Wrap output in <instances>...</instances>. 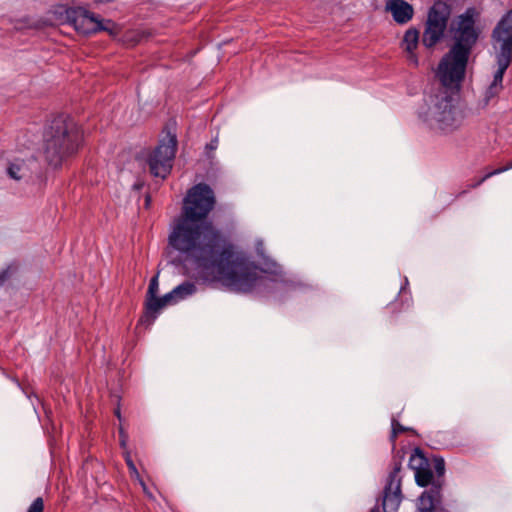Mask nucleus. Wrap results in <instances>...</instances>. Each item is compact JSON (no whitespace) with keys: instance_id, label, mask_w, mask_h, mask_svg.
Returning <instances> with one entry per match:
<instances>
[{"instance_id":"obj_1","label":"nucleus","mask_w":512,"mask_h":512,"mask_svg":"<svg viewBox=\"0 0 512 512\" xmlns=\"http://www.w3.org/2000/svg\"><path fill=\"white\" fill-rule=\"evenodd\" d=\"M216 203L213 189L206 183L190 188L183 199L181 214L168 236L167 254L174 265H194L224 271L231 256V243L220 229L206 221Z\"/></svg>"},{"instance_id":"obj_2","label":"nucleus","mask_w":512,"mask_h":512,"mask_svg":"<svg viewBox=\"0 0 512 512\" xmlns=\"http://www.w3.org/2000/svg\"><path fill=\"white\" fill-rule=\"evenodd\" d=\"M450 15V6L436 1L428 10L421 44L427 49L435 47L448 28L451 43L438 64H468L480 36V29L476 25L478 12L473 7L467 8L454 17L448 26Z\"/></svg>"},{"instance_id":"obj_3","label":"nucleus","mask_w":512,"mask_h":512,"mask_svg":"<svg viewBox=\"0 0 512 512\" xmlns=\"http://www.w3.org/2000/svg\"><path fill=\"white\" fill-rule=\"evenodd\" d=\"M260 270L266 275L258 274L256 266L235 257L234 247L231 244V256L227 265H224V271L221 272L216 268L204 269L201 274L211 282L221 281L226 286L245 293L253 290L273 291L278 284L285 281L283 270L276 263H265Z\"/></svg>"},{"instance_id":"obj_4","label":"nucleus","mask_w":512,"mask_h":512,"mask_svg":"<svg viewBox=\"0 0 512 512\" xmlns=\"http://www.w3.org/2000/svg\"><path fill=\"white\" fill-rule=\"evenodd\" d=\"M43 141L45 160L51 167L59 168L78 153L83 131L74 118L60 114L46 126Z\"/></svg>"},{"instance_id":"obj_5","label":"nucleus","mask_w":512,"mask_h":512,"mask_svg":"<svg viewBox=\"0 0 512 512\" xmlns=\"http://www.w3.org/2000/svg\"><path fill=\"white\" fill-rule=\"evenodd\" d=\"M453 97L449 94L430 95L425 107L419 111V117L430 128L442 133H452L462 124V115L453 103Z\"/></svg>"},{"instance_id":"obj_6","label":"nucleus","mask_w":512,"mask_h":512,"mask_svg":"<svg viewBox=\"0 0 512 512\" xmlns=\"http://www.w3.org/2000/svg\"><path fill=\"white\" fill-rule=\"evenodd\" d=\"M176 150V135L168 133L147 156L146 163L150 174L163 180L166 179L172 171Z\"/></svg>"},{"instance_id":"obj_7","label":"nucleus","mask_w":512,"mask_h":512,"mask_svg":"<svg viewBox=\"0 0 512 512\" xmlns=\"http://www.w3.org/2000/svg\"><path fill=\"white\" fill-rule=\"evenodd\" d=\"M66 18L82 34H92L99 31L113 33L116 28V24L112 20L100 19L83 7L68 8Z\"/></svg>"},{"instance_id":"obj_8","label":"nucleus","mask_w":512,"mask_h":512,"mask_svg":"<svg viewBox=\"0 0 512 512\" xmlns=\"http://www.w3.org/2000/svg\"><path fill=\"white\" fill-rule=\"evenodd\" d=\"M403 458L404 454L400 455V452H397V454L392 459V470L389 472L385 487L383 489V512H397L403 499L401 491L402 479L399 476V473L402 469Z\"/></svg>"},{"instance_id":"obj_9","label":"nucleus","mask_w":512,"mask_h":512,"mask_svg":"<svg viewBox=\"0 0 512 512\" xmlns=\"http://www.w3.org/2000/svg\"><path fill=\"white\" fill-rule=\"evenodd\" d=\"M491 42L497 52L498 64L512 62V9L494 27Z\"/></svg>"},{"instance_id":"obj_10","label":"nucleus","mask_w":512,"mask_h":512,"mask_svg":"<svg viewBox=\"0 0 512 512\" xmlns=\"http://www.w3.org/2000/svg\"><path fill=\"white\" fill-rule=\"evenodd\" d=\"M467 66H437L433 69L434 82L443 90L438 94L453 95L460 91Z\"/></svg>"},{"instance_id":"obj_11","label":"nucleus","mask_w":512,"mask_h":512,"mask_svg":"<svg viewBox=\"0 0 512 512\" xmlns=\"http://www.w3.org/2000/svg\"><path fill=\"white\" fill-rule=\"evenodd\" d=\"M409 467L415 471V481L418 486H432V483L437 481L434 479L428 459L420 448H415L414 453L410 456Z\"/></svg>"},{"instance_id":"obj_12","label":"nucleus","mask_w":512,"mask_h":512,"mask_svg":"<svg viewBox=\"0 0 512 512\" xmlns=\"http://www.w3.org/2000/svg\"><path fill=\"white\" fill-rule=\"evenodd\" d=\"M443 486L442 480H437L432 483L429 490H425L418 498V510L420 512H438L442 495L441 490Z\"/></svg>"},{"instance_id":"obj_13","label":"nucleus","mask_w":512,"mask_h":512,"mask_svg":"<svg viewBox=\"0 0 512 512\" xmlns=\"http://www.w3.org/2000/svg\"><path fill=\"white\" fill-rule=\"evenodd\" d=\"M173 304H176V301L171 291L162 297L157 296L156 298L150 299V301H146L145 311L140 318V323L146 324L148 326L151 325L157 318V314L162 308Z\"/></svg>"},{"instance_id":"obj_14","label":"nucleus","mask_w":512,"mask_h":512,"mask_svg":"<svg viewBox=\"0 0 512 512\" xmlns=\"http://www.w3.org/2000/svg\"><path fill=\"white\" fill-rule=\"evenodd\" d=\"M386 8L398 24L408 23L414 15L413 6L404 0H387Z\"/></svg>"},{"instance_id":"obj_15","label":"nucleus","mask_w":512,"mask_h":512,"mask_svg":"<svg viewBox=\"0 0 512 512\" xmlns=\"http://www.w3.org/2000/svg\"><path fill=\"white\" fill-rule=\"evenodd\" d=\"M508 66H499L493 75V80L485 89L481 104L483 107L488 106L492 100L496 99L503 90V77Z\"/></svg>"},{"instance_id":"obj_16","label":"nucleus","mask_w":512,"mask_h":512,"mask_svg":"<svg viewBox=\"0 0 512 512\" xmlns=\"http://www.w3.org/2000/svg\"><path fill=\"white\" fill-rule=\"evenodd\" d=\"M31 164H35L34 159L22 160L16 159L11 162L7 168V174L10 178L20 181L32 178Z\"/></svg>"},{"instance_id":"obj_17","label":"nucleus","mask_w":512,"mask_h":512,"mask_svg":"<svg viewBox=\"0 0 512 512\" xmlns=\"http://www.w3.org/2000/svg\"><path fill=\"white\" fill-rule=\"evenodd\" d=\"M196 290V285L193 282L184 281L180 285L176 286L171 292L177 303L180 300L186 299L187 297L193 295Z\"/></svg>"},{"instance_id":"obj_18","label":"nucleus","mask_w":512,"mask_h":512,"mask_svg":"<svg viewBox=\"0 0 512 512\" xmlns=\"http://www.w3.org/2000/svg\"><path fill=\"white\" fill-rule=\"evenodd\" d=\"M419 41H421L419 31L415 28H411L405 32L402 45L407 52L412 54L417 48Z\"/></svg>"},{"instance_id":"obj_19","label":"nucleus","mask_w":512,"mask_h":512,"mask_svg":"<svg viewBox=\"0 0 512 512\" xmlns=\"http://www.w3.org/2000/svg\"><path fill=\"white\" fill-rule=\"evenodd\" d=\"M19 269L17 262L10 263L5 269L0 272V287H2L9 279L14 276Z\"/></svg>"},{"instance_id":"obj_20","label":"nucleus","mask_w":512,"mask_h":512,"mask_svg":"<svg viewBox=\"0 0 512 512\" xmlns=\"http://www.w3.org/2000/svg\"><path fill=\"white\" fill-rule=\"evenodd\" d=\"M392 431L390 435V440L392 443H394L400 433L404 432H414L412 428L405 427L402 424H400L395 418H392L391 421Z\"/></svg>"},{"instance_id":"obj_21","label":"nucleus","mask_w":512,"mask_h":512,"mask_svg":"<svg viewBox=\"0 0 512 512\" xmlns=\"http://www.w3.org/2000/svg\"><path fill=\"white\" fill-rule=\"evenodd\" d=\"M158 289H159V282H158V276L156 275L150 280L147 294H146V301H150V299L156 298Z\"/></svg>"},{"instance_id":"obj_22","label":"nucleus","mask_w":512,"mask_h":512,"mask_svg":"<svg viewBox=\"0 0 512 512\" xmlns=\"http://www.w3.org/2000/svg\"><path fill=\"white\" fill-rule=\"evenodd\" d=\"M433 463H434V469H435V472L437 474V479L436 480H442V477L444 476V473H445V461L442 457H439V456H435L433 458Z\"/></svg>"},{"instance_id":"obj_23","label":"nucleus","mask_w":512,"mask_h":512,"mask_svg":"<svg viewBox=\"0 0 512 512\" xmlns=\"http://www.w3.org/2000/svg\"><path fill=\"white\" fill-rule=\"evenodd\" d=\"M27 512H44V500L42 497H37L28 507Z\"/></svg>"},{"instance_id":"obj_24","label":"nucleus","mask_w":512,"mask_h":512,"mask_svg":"<svg viewBox=\"0 0 512 512\" xmlns=\"http://www.w3.org/2000/svg\"><path fill=\"white\" fill-rule=\"evenodd\" d=\"M124 458H125V462L127 464V467L129 469L131 475L139 476L138 470H137L136 465L134 464V462L132 460V457H131V454H130L129 451H125L124 452Z\"/></svg>"},{"instance_id":"obj_25","label":"nucleus","mask_w":512,"mask_h":512,"mask_svg":"<svg viewBox=\"0 0 512 512\" xmlns=\"http://www.w3.org/2000/svg\"><path fill=\"white\" fill-rule=\"evenodd\" d=\"M495 174H491V172L485 174L482 178L475 180L473 183L468 184V188L475 189L479 187L484 181L494 176Z\"/></svg>"},{"instance_id":"obj_26","label":"nucleus","mask_w":512,"mask_h":512,"mask_svg":"<svg viewBox=\"0 0 512 512\" xmlns=\"http://www.w3.org/2000/svg\"><path fill=\"white\" fill-rule=\"evenodd\" d=\"M119 438H120V446L123 449H126L128 436L122 428L119 429Z\"/></svg>"},{"instance_id":"obj_27","label":"nucleus","mask_w":512,"mask_h":512,"mask_svg":"<svg viewBox=\"0 0 512 512\" xmlns=\"http://www.w3.org/2000/svg\"><path fill=\"white\" fill-rule=\"evenodd\" d=\"M510 169H512V160L506 166H503V167H500V168H497V169L491 171V174L498 175V174H501Z\"/></svg>"},{"instance_id":"obj_28","label":"nucleus","mask_w":512,"mask_h":512,"mask_svg":"<svg viewBox=\"0 0 512 512\" xmlns=\"http://www.w3.org/2000/svg\"><path fill=\"white\" fill-rule=\"evenodd\" d=\"M470 189H471V188H468V186H467L465 189H463V190L459 191V192L456 194V196H455V197H456V198H461V197H463L464 195H466V194L469 192V190H470Z\"/></svg>"},{"instance_id":"obj_29","label":"nucleus","mask_w":512,"mask_h":512,"mask_svg":"<svg viewBox=\"0 0 512 512\" xmlns=\"http://www.w3.org/2000/svg\"><path fill=\"white\" fill-rule=\"evenodd\" d=\"M217 148V140L211 141L209 144L206 145V149L214 150Z\"/></svg>"},{"instance_id":"obj_30","label":"nucleus","mask_w":512,"mask_h":512,"mask_svg":"<svg viewBox=\"0 0 512 512\" xmlns=\"http://www.w3.org/2000/svg\"><path fill=\"white\" fill-rule=\"evenodd\" d=\"M150 202H151V196L150 195H146V197H145V207L146 208H149Z\"/></svg>"},{"instance_id":"obj_31","label":"nucleus","mask_w":512,"mask_h":512,"mask_svg":"<svg viewBox=\"0 0 512 512\" xmlns=\"http://www.w3.org/2000/svg\"><path fill=\"white\" fill-rule=\"evenodd\" d=\"M369 512H379V506L378 505L374 506L372 509H370Z\"/></svg>"},{"instance_id":"obj_32","label":"nucleus","mask_w":512,"mask_h":512,"mask_svg":"<svg viewBox=\"0 0 512 512\" xmlns=\"http://www.w3.org/2000/svg\"><path fill=\"white\" fill-rule=\"evenodd\" d=\"M115 415H116L119 419H121V414H120V409H119V408H117V409L115 410Z\"/></svg>"},{"instance_id":"obj_33","label":"nucleus","mask_w":512,"mask_h":512,"mask_svg":"<svg viewBox=\"0 0 512 512\" xmlns=\"http://www.w3.org/2000/svg\"><path fill=\"white\" fill-rule=\"evenodd\" d=\"M389 309H391V311H392V312H395V305H394V304H391V305L389 306Z\"/></svg>"}]
</instances>
